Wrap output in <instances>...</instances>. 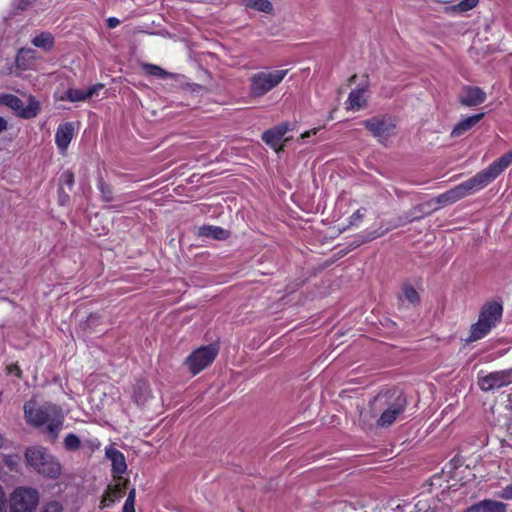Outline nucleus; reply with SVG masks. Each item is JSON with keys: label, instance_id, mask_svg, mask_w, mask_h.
<instances>
[{"label": "nucleus", "instance_id": "nucleus-32", "mask_svg": "<svg viewBox=\"0 0 512 512\" xmlns=\"http://www.w3.org/2000/svg\"><path fill=\"white\" fill-rule=\"evenodd\" d=\"M135 499H136V490L132 488L127 495L125 503L123 505V509L125 511H135Z\"/></svg>", "mask_w": 512, "mask_h": 512}, {"label": "nucleus", "instance_id": "nucleus-21", "mask_svg": "<svg viewBox=\"0 0 512 512\" xmlns=\"http://www.w3.org/2000/svg\"><path fill=\"white\" fill-rule=\"evenodd\" d=\"M125 486H122L120 483L109 486L107 493L104 495L101 501V508H105L113 504L115 501L120 499L123 495Z\"/></svg>", "mask_w": 512, "mask_h": 512}, {"label": "nucleus", "instance_id": "nucleus-11", "mask_svg": "<svg viewBox=\"0 0 512 512\" xmlns=\"http://www.w3.org/2000/svg\"><path fill=\"white\" fill-rule=\"evenodd\" d=\"M105 456L111 461L112 476L116 480H121L123 478V474L127 471L126 458L124 454L114 446L109 445L105 448Z\"/></svg>", "mask_w": 512, "mask_h": 512}, {"label": "nucleus", "instance_id": "nucleus-6", "mask_svg": "<svg viewBox=\"0 0 512 512\" xmlns=\"http://www.w3.org/2000/svg\"><path fill=\"white\" fill-rule=\"evenodd\" d=\"M40 493L34 487L18 486L9 495V512H36Z\"/></svg>", "mask_w": 512, "mask_h": 512}, {"label": "nucleus", "instance_id": "nucleus-17", "mask_svg": "<svg viewBox=\"0 0 512 512\" xmlns=\"http://www.w3.org/2000/svg\"><path fill=\"white\" fill-rule=\"evenodd\" d=\"M484 113H478L460 120L452 129L450 136L458 138L472 130L484 117Z\"/></svg>", "mask_w": 512, "mask_h": 512}, {"label": "nucleus", "instance_id": "nucleus-43", "mask_svg": "<svg viewBox=\"0 0 512 512\" xmlns=\"http://www.w3.org/2000/svg\"><path fill=\"white\" fill-rule=\"evenodd\" d=\"M107 209L110 211H113V212H122L123 211V207L120 204L109 205V206H107Z\"/></svg>", "mask_w": 512, "mask_h": 512}, {"label": "nucleus", "instance_id": "nucleus-31", "mask_svg": "<svg viewBox=\"0 0 512 512\" xmlns=\"http://www.w3.org/2000/svg\"><path fill=\"white\" fill-rule=\"evenodd\" d=\"M40 512H64L63 505L56 500L46 502Z\"/></svg>", "mask_w": 512, "mask_h": 512}, {"label": "nucleus", "instance_id": "nucleus-41", "mask_svg": "<svg viewBox=\"0 0 512 512\" xmlns=\"http://www.w3.org/2000/svg\"><path fill=\"white\" fill-rule=\"evenodd\" d=\"M120 24V20L116 17H109L107 19V27L110 29L116 28Z\"/></svg>", "mask_w": 512, "mask_h": 512}, {"label": "nucleus", "instance_id": "nucleus-9", "mask_svg": "<svg viewBox=\"0 0 512 512\" xmlns=\"http://www.w3.org/2000/svg\"><path fill=\"white\" fill-rule=\"evenodd\" d=\"M363 124L373 136L380 139L390 137L396 127L395 120L390 116L372 117L365 120Z\"/></svg>", "mask_w": 512, "mask_h": 512}, {"label": "nucleus", "instance_id": "nucleus-10", "mask_svg": "<svg viewBox=\"0 0 512 512\" xmlns=\"http://www.w3.org/2000/svg\"><path fill=\"white\" fill-rule=\"evenodd\" d=\"M512 383V369L491 372L479 379L483 391L499 389Z\"/></svg>", "mask_w": 512, "mask_h": 512}, {"label": "nucleus", "instance_id": "nucleus-46", "mask_svg": "<svg viewBox=\"0 0 512 512\" xmlns=\"http://www.w3.org/2000/svg\"><path fill=\"white\" fill-rule=\"evenodd\" d=\"M5 500H6L5 492L2 488V486L0 485V503H4Z\"/></svg>", "mask_w": 512, "mask_h": 512}, {"label": "nucleus", "instance_id": "nucleus-30", "mask_svg": "<svg viewBox=\"0 0 512 512\" xmlns=\"http://www.w3.org/2000/svg\"><path fill=\"white\" fill-rule=\"evenodd\" d=\"M479 3V0H461L458 4H456L453 9L457 12H467L475 8Z\"/></svg>", "mask_w": 512, "mask_h": 512}, {"label": "nucleus", "instance_id": "nucleus-45", "mask_svg": "<svg viewBox=\"0 0 512 512\" xmlns=\"http://www.w3.org/2000/svg\"><path fill=\"white\" fill-rule=\"evenodd\" d=\"M8 128V123L7 121L0 116V133L3 132V131H6Z\"/></svg>", "mask_w": 512, "mask_h": 512}, {"label": "nucleus", "instance_id": "nucleus-3", "mask_svg": "<svg viewBox=\"0 0 512 512\" xmlns=\"http://www.w3.org/2000/svg\"><path fill=\"white\" fill-rule=\"evenodd\" d=\"M26 421L34 427L46 425L45 432L52 442L57 440L64 424V414L55 404L46 403L36 406L35 402L29 401L24 404Z\"/></svg>", "mask_w": 512, "mask_h": 512}, {"label": "nucleus", "instance_id": "nucleus-33", "mask_svg": "<svg viewBox=\"0 0 512 512\" xmlns=\"http://www.w3.org/2000/svg\"><path fill=\"white\" fill-rule=\"evenodd\" d=\"M403 294L410 303H417L419 301L418 292L412 286H405Z\"/></svg>", "mask_w": 512, "mask_h": 512}, {"label": "nucleus", "instance_id": "nucleus-37", "mask_svg": "<svg viewBox=\"0 0 512 512\" xmlns=\"http://www.w3.org/2000/svg\"><path fill=\"white\" fill-rule=\"evenodd\" d=\"M35 0H15L14 6L18 10L27 9Z\"/></svg>", "mask_w": 512, "mask_h": 512}, {"label": "nucleus", "instance_id": "nucleus-44", "mask_svg": "<svg viewBox=\"0 0 512 512\" xmlns=\"http://www.w3.org/2000/svg\"><path fill=\"white\" fill-rule=\"evenodd\" d=\"M318 130H319L318 128H313V129H311L309 131H306V132L301 134V138L304 139V138L310 137L311 135H315L318 132Z\"/></svg>", "mask_w": 512, "mask_h": 512}, {"label": "nucleus", "instance_id": "nucleus-34", "mask_svg": "<svg viewBox=\"0 0 512 512\" xmlns=\"http://www.w3.org/2000/svg\"><path fill=\"white\" fill-rule=\"evenodd\" d=\"M4 463L11 471H17V467L19 464L18 455H6L4 456Z\"/></svg>", "mask_w": 512, "mask_h": 512}, {"label": "nucleus", "instance_id": "nucleus-15", "mask_svg": "<svg viewBox=\"0 0 512 512\" xmlns=\"http://www.w3.org/2000/svg\"><path fill=\"white\" fill-rule=\"evenodd\" d=\"M74 125L71 122H65L57 127L55 133V143L60 152H65L74 138Z\"/></svg>", "mask_w": 512, "mask_h": 512}, {"label": "nucleus", "instance_id": "nucleus-5", "mask_svg": "<svg viewBox=\"0 0 512 512\" xmlns=\"http://www.w3.org/2000/svg\"><path fill=\"white\" fill-rule=\"evenodd\" d=\"M287 69L265 70L254 73L249 79V96L261 98L277 87L287 75Z\"/></svg>", "mask_w": 512, "mask_h": 512}, {"label": "nucleus", "instance_id": "nucleus-16", "mask_svg": "<svg viewBox=\"0 0 512 512\" xmlns=\"http://www.w3.org/2000/svg\"><path fill=\"white\" fill-rule=\"evenodd\" d=\"M102 88V84H94L87 89L70 88L65 93V99L73 103L82 102L96 95Z\"/></svg>", "mask_w": 512, "mask_h": 512}, {"label": "nucleus", "instance_id": "nucleus-19", "mask_svg": "<svg viewBox=\"0 0 512 512\" xmlns=\"http://www.w3.org/2000/svg\"><path fill=\"white\" fill-rule=\"evenodd\" d=\"M200 237L212 238L216 240H225L229 233L227 230L219 226L203 225L198 229Z\"/></svg>", "mask_w": 512, "mask_h": 512}, {"label": "nucleus", "instance_id": "nucleus-18", "mask_svg": "<svg viewBox=\"0 0 512 512\" xmlns=\"http://www.w3.org/2000/svg\"><path fill=\"white\" fill-rule=\"evenodd\" d=\"M468 512H506V504L492 499H484L470 506Z\"/></svg>", "mask_w": 512, "mask_h": 512}, {"label": "nucleus", "instance_id": "nucleus-14", "mask_svg": "<svg viewBox=\"0 0 512 512\" xmlns=\"http://www.w3.org/2000/svg\"><path fill=\"white\" fill-rule=\"evenodd\" d=\"M289 131V124L282 122L271 129H268L262 134V141L270 146L275 151H279V142L283 139L285 134Z\"/></svg>", "mask_w": 512, "mask_h": 512}, {"label": "nucleus", "instance_id": "nucleus-47", "mask_svg": "<svg viewBox=\"0 0 512 512\" xmlns=\"http://www.w3.org/2000/svg\"><path fill=\"white\" fill-rule=\"evenodd\" d=\"M3 444H4V438L3 436L0 434V448L3 447Z\"/></svg>", "mask_w": 512, "mask_h": 512}, {"label": "nucleus", "instance_id": "nucleus-7", "mask_svg": "<svg viewBox=\"0 0 512 512\" xmlns=\"http://www.w3.org/2000/svg\"><path fill=\"white\" fill-rule=\"evenodd\" d=\"M218 351V347L215 344L199 347L186 358L185 364L189 371L196 375L214 361Z\"/></svg>", "mask_w": 512, "mask_h": 512}, {"label": "nucleus", "instance_id": "nucleus-36", "mask_svg": "<svg viewBox=\"0 0 512 512\" xmlns=\"http://www.w3.org/2000/svg\"><path fill=\"white\" fill-rule=\"evenodd\" d=\"M498 496L505 500H512V484H509L501 489Z\"/></svg>", "mask_w": 512, "mask_h": 512}, {"label": "nucleus", "instance_id": "nucleus-29", "mask_svg": "<svg viewBox=\"0 0 512 512\" xmlns=\"http://www.w3.org/2000/svg\"><path fill=\"white\" fill-rule=\"evenodd\" d=\"M74 182H75V180H74L73 172L70 170L64 171L60 175V178H59V184H60L59 191L60 192L62 191L63 186H67L69 189H72Z\"/></svg>", "mask_w": 512, "mask_h": 512}, {"label": "nucleus", "instance_id": "nucleus-12", "mask_svg": "<svg viewBox=\"0 0 512 512\" xmlns=\"http://www.w3.org/2000/svg\"><path fill=\"white\" fill-rule=\"evenodd\" d=\"M503 314V307L498 302H488L483 305L478 318L489 327L494 328L500 322Z\"/></svg>", "mask_w": 512, "mask_h": 512}, {"label": "nucleus", "instance_id": "nucleus-1", "mask_svg": "<svg viewBox=\"0 0 512 512\" xmlns=\"http://www.w3.org/2000/svg\"><path fill=\"white\" fill-rule=\"evenodd\" d=\"M512 164V150L493 161L486 169L438 196L441 204H452L483 189Z\"/></svg>", "mask_w": 512, "mask_h": 512}, {"label": "nucleus", "instance_id": "nucleus-27", "mask_svg": "<svg viewBox=\"0 0 512 512\" xmlns=\"http://www.w3.org/2000/svg\"><path fill=\"white\" fill-rule=\"evenodd\" d=\"M143 69L147 74L161 79L174 76V74L167 72L166 70L155 64L145 63L143 64Z\"/></svg>", "mask_w": 512, "mask_h": 512}, {"label": "nucleus", "instance_id": "nucleus-48", "mask_svg": "<svg viewBox=\"0 0 512 512\" xmlns=\"http://www.w3.org/2000/svg\"><path fill=\"white\" fill-rule=\"evenodd\" d=\"M122 512H135V511H125V510H122Z\"/></svg>", "mask_w": 512, "mask_h": 512}, {"label": "nucleus", "instance_id": "nucleus-26", "mask_svg": "<svg viewBox=\"0 0 512 512\" xmlns=\"http://www.w3.org/2000/svg\"><path fill=\"white\" fill-rule=\"evenodd\" d=\"M101 321V317L98 315V314H90L86 321L82 322L80 324V327L84 330V331H91V332H95V333H101L102 330L101 329H97V326L99 325Z\"/></svg>", "mask_w": 512, "mask_h": 512}, {"label": "nucleus", "instance_id": "nucleus-23", "mask_svg": "<svg viewBox=\"0 0 512 512\" xmlns=\"http://www.w3.org/2000/svg\"><path fill=\"white\" fill-rule=\"evenodd\" d=\"M32 44L35 47L42 48L44 50H50L54 46V37L51 33L42 32L32 39Z\"/></svg>", "mask_w": 512, "mask_h": 512}, {"label": "nucleus", "instance_id": "nucleus-42", "mask_svg": "<svg viewBox=\"0 0 512 512\" xmlns=\"http://www.w3.org/2000/svg\"><path fill=\"white\" fill-rule=\"evenodd\" d=\"M136 193L135 192H130V193H127V194H124L121 196V198L126 202V203H129V202H132L136 199Z\"/></svg>", "mask_w": 512, "mask_h": 512}, {"label": "nucleus", "instance_id": "nucleus-28", "mask_svg": "<svg viewBox=\"0 0 512 512\" xmlns=\"http://www.w3.org/2000/svg\"><path fill=\"white\" fill-rule=\"evenodd\" d=\"M81 446V440L80 438L74 434V433H69L65 438H64V447L66 450L68 451H76L80 448Z\"/></svg>", "mask_w": 512, "mask_h": 512}, {"label": "nucleus", "instance_id": "nucleus-13", "mask_svg": "<svg viewBox=\"0 0 512 512\" xmlns=\"http://www.w3.org/2000/svg\"><path fill=\"white\" fill-rule=\"evenodd\" d=\"M486 100V93L479 87L465 86L459 94V102L465 107H474Z\"/></svg>", "mask_w": 512, "mask_h": 512}, {"label": "nucleus", "instance_id": "nucleus-8", "mask_svg": "<svg viewBox=\"0 0 512 512\" xmlns=\"http://www.w3.org/2000/svg\"><path fill=\"white\" fill-rule=\"evenodd\" d=\"M2 102L24 119L34 118L39 112V103L33 97H30L28 103L25 104L17 96L7 94L3 96Z\"/></svg>", "mask_w": 512, "mask_h": 512}, {"label": "nucleus", "instance_id": "nucleus-39", "mask_svg": "<svg viewBox=\"0 0 512 512\" xmlns=\"http://www.w3.org/2000/svg\"><path fill=\"white\" fill-rule=\"evenodd\" d=\"M86 445L89 447L91 451H95L100 448V441L97 438L91 439L86 442Z\"/></svg>", "mask_w": 512, "mask_h": 512}, {"label": "nucleus", "instance_id": "nucleus-2", "mask_svg": "<svg viewBox=\"0 0 512 512\" xmlns=\"http://www.w3.org/2000/svg\"><path fill=\"white\" fill-rule=\"evenodd\" d=\"M372 410L378 415L377 428H388L396 421L402 420L408 406L405 393L399 390H388L379 393L371 402Z\"/></svg>", "mask_w": 512, "mask_h": 512}, {"label": "nucleus", "instance_id": "nucleus-4", "mask_svg": "<svg viewBox=\"0 0 512 512\" xmlns=\"http://www.w3.org/2000/svg\"><path fill=\"white\" fill-rule=\"evenodd\" d=\"M27 465L44 478L55 480L62 473L59 460L43 446H31L25 450Z\"/></svg>", "mask_w": 512, "mask_h": 512}, {"label": "nucleus", "instance_id": "nucleus-20", "mask_svg": "<svg viewBox=\"0 0 512 512\" xmlns=\"http://www.w3.org/2000/svg\"><path fill=\"white\" fill-rule=\"evenodd\" d=\"M492 330L489 325L485 324L483 321H481L479 318L476 323L472 324L470 329V334L466 339V342H474L477 340H480L484 338L486 335L490 333Z\"/></svg>", "mask_w": 512, "mask_h": 512}, {"label": "nucleus", "instance_id": "nucleus-38", "mask_svg": "<svg viewBox=\"0 0 512 512\" xmlns=\"http://www.w3.org/2000/svg\"><path fill=\"white\" fill-rule=\"evenodd\" d=\"M32 53V50L30 49H20L17 56H16V64L18 65V67H22V59L25 58L26 55H29Z\"/></svg>", "mask_w": 512, "mask_h": 512}, {"label": "nucleus", "instance_id": "nucleus-40", "mask_svg": "<svg viewBox=\"0 0 512 512\" xmlns=\"http://www.w3.org/2000/svg\"><path fill=\"white\" fill-rule=\"evenodd\" d=\"M8 371L10 374H13L15 376H17L18 378H21V375H22V371L20 369V367L16 364H11L9 367H8Z\"/></svg>", "mask_w": 512, "mask_h": 512}, {"label": "nucleus", "instance_id": "nucleus-22", "mask_svg": "<svg viewBox=\"0 0 512 512\" xmlns=\"http://www.w3.org/2000/svg\"><path fill=\"white\" fill-rule=\"evenodd\" d=\"M242 3L246 8L255 11L264 13H271L273 11V5L269 0H242Z\"/></svg>", "mask_w": 512, "mask_h": 512}, {"label": "nucleus", "instance_id": "nucleus-35", "mask_svg": "<svg viewBox=\"0 0 512 512\" xmlns=\"http://www.w3.org/2000/svg\"><path fill=\"white\" fill-rule=\"evenodd\" d=\"M366 209L360 208L356 210L350 217H349V224L351 226H357L359 222L362 221L364 215H365Z\"/></svg>", "mask_w": 512, "mask_h": 512}, {"label": "nucleus", "instance_id": "nucleus-25", "mask_svg": "<svg viewBox=\"0 0 512 512\" xmlns=\"http://www.w3.org/2000/svg\"><path fill=\"white\" fill-rule=\"evenodd\" d=\"M97 188L100 191L101 199L104 202H112L113 197V189L110 184L106 183L102 177L98 178Z\"/></svg>", "mask_w": 512, "mask_h": 512}, {"label": "nucleus", "instance_id": "nucleus-24", "mask_svg": "<svg viewBox=\"0 0 512 512\" xmlns=\"http://www.w3.org/2000/svg\"><path fill=\"white\" fill-rule=\"evenodd\" d=\"M364 89H355L352 90L348 96L346 101L347 109L350 110H359L364 103L363 99Z\"/></svg>", "mask_w": 512, "mask_h": 512}]
</instances>
